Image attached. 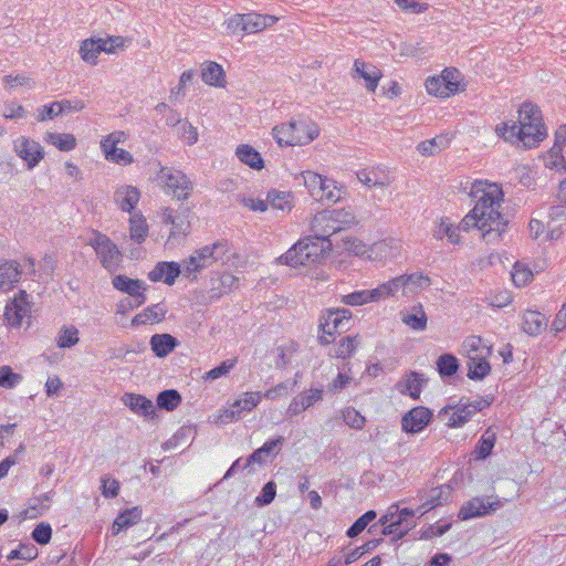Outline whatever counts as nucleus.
Here are the masks:
<instances>
[{
  "label": "nucleus",
  "instance_id": "obj_29",
  "mask_svg": "<svg viewBox=\"0 0 566 566\" xmlns=\"http://www.w3.org/2000/svg\"><path fill=\"white\" fill-rule=\"evenodd\" d=\"M122 400L126 407L139 416L148 417L155 413L153 401L143 395L125 394Z\"/></svg>",
  "mask_w": 566,
  "mask_h": 566
},
{
  "label": "nucleus",
  "instance_id": "obj_18",
  "mask_svg": "<svg viewBox=\"0 0 566 566\" xmlns=\"http://www.w3.org/2000/svg\"><path fill=\"white\" fill-rule=\"evenodd\" d=\"M261 398L260 391L244 392L231 405L230 409L224 410L222 418L227 421L240 419L243 412L253 410L260 403Z\"/></svg>",
  "mask_w": 566,
  "mask_h": 566
},
{
  "label": "nucleus",
  "instance_id": "obj_64",
  "mask_svg": "<svg viewBox=\"0 0 566 566\" xmlns=\"http://www.w3.org/2000/svg\"><path fill=\"white\" fill-rule=\"evenodd\" d=\"M343 302L350 306L363 305L371 302L369 290H361L349 293L343 297Z\"/></svg>",
  "mask_w": 566,
  "mask_h": 566
},
{
  "label": "nucleus",
  "instance_id": "obj_58",
  "mask_svg": "<svg viewBox=\"0 0 566 566\" xmlns=\"http://www.w3.org/2000/svg\"><path fill=\"white\" fill-rule=\"evenodd\" d=\"M343 419L348 427L356 430L363 429L366 422L365 417L354 408H346L343 411Z\"/></svg>",
  "mask_w": 566,
  "mask_h": 566
},
{
  "label": "nucleus",
  "instance_id": "obj_35",
  "mask_svg": "<svg viewBox=\"0 0 566 566\" xmlns=\"http://www.w3.org/2000/svg\"><path fill=\"white\" fill-rule=\"evenodd\" d=\"M496 433L492 428H488L480 440L478 441L475 449L473 451L475 460H485L491 455L492 450L495 446Z\"/></svg>",
  "mask_w": 566,
  "mask_h": 566
},
{
  "label": "nucleus",
  "instance_id": "obj_47",
  "mask_svg": "<svg viewBox=\"0 0 566 566\" xmlns=\"http://www.w3.org/2000/svg\"><path fill=\"white\" fill-rule=\"evenodd\" d=\"M376 517V511H367L352 524V526L346 531V535L349 538L358 536Z\"/></svg>",
  "mask_w": 566,
  "mask_h": 566
},
{
  "label": "nucleus",
  "instance_id": "obj_26",
  "mask_svg": "<svg viewBox=\"0 0 566 566\" xmlns=\"http://www.w3.org/2000/svg\"><path fill=\"white\" fill-rule=\"evenodd\" d=\"M428 378L418 371L406 374L403 381L398 382V390L402 395H409L412 399H419L422 388L427 385Z\"/></svg>",
  "mask_w": 566,
  "mask_h": 566
},
{
  "label": "nucleus",
  "instance_id": "obj_43",
  "mask_svg": "<svg viewBox=\"0 0 566 566\" xmlns=\"http://www.w3.org/2000/svg\"><path fill=\"white\" fill-rule=\"evenodd\" d=\"M181 402L180 394L175 389H166L158 394L157 405L167 411L175 410Z\"/></svg>",
  "mask_w": 566,
  "mask_h": 566
},
{
  "label": "nucleus",
  "instance_id": "obj_19",
  "mask_svg": "<svg viewBox=\"0 0 566 566\" xmlns=\"http://www.w3.org/2000/svg\"><path fill=\"white\" fill-rule=\"evenodd\" d=\"M190 210L185 208L175 212L170 208H166L163 212V222L171 224L170 237L185 235L190 229Z\"/></svg>",
  "mask_w": 566,
  "mask_h": 566
},
{
  "label": "nucleus",
  "instance_id": "obj_6",
  "mask_svg": "<svg viewBox=\"0 0 566 566\" xmlns=\"http://www.w3.org/2000/svg\"><path fill=\"white\" fill-rule=\"evenodd\" d=\"M356 223L354 213L346 209L324 210L312 220V230L317 240L327 239Z\"/></svg>",
  "mask_w": 566,
  "mask_h": 566
},
{
  "label": "nucleus",
  "instance_id": "obj_12",
  "mask_svg": "<svg viewBox=\"0 0 566 566\" xmlns=\"http://www.w3.org/2000/svg\"><path fill=\"white\" fill-rule=\"evenodd\" d=\"M158 178L178 200L187 199L192 191V182L180 170L167 167L161 168Z\"/></svg>",
  "mask_w": 566,
  "mask_h": 566
},
{
  "label": "nucleus",
  "instance_id": "obj_56",
  "mask_svg": "<svg viewBox=\"0 0 566 566\" xmlns=\"http://www.w3.org/2000/svg\"><path fill=\"white\" fill-rule=\"evenodd\" d=\"M276 495V484L273 481H269L262 488L260 494L255 497V504L260 507L266 506L273 502Z\"/></svg>",
  "mask_w": 566,
  "mask_h": 566
},
{
  "label": "nucleus",
  "instance_id": "obj_31",
  "mask_svg": "<svg viewBox=\"0 0 566 566\" xmlns=\"http://www.w3.org/2000/svg\"><path fill=\"white\" fill-rule=\"evenodd\" d=\"M143 510L140 506L126 509L115 518L112 532L114 535L118 534L122 530H127L137 524L142 520Z\"/></svg>",
  "mask_w": 566,
  "mask_h": 566
},
{
  "label": "nucleus",
  "instance_id": "obj_54",
  "mask_svg": "<svg viewBox=\"0 0 566 566\" xmlns=\"http://www.w3.org/2000/svg\"><path fill=\"white\" fill-rule=\"evenodd\" d=\"M512 280L516 286H525L533 280V272L527 266L516 262L512 272Z\"/></svg>",
  "mask_w": 566,
  "mask_h": 566
},
{
  "label": "nucleus",
  "instance_id": "obj_27",
  "mask_svg": "<svg viewBox=\"0 0 566 566\" xmlns=\"http://www.w3.org/2000/svg\"><path fill=\"white\" fill-rule=\"evenodd\" d=\"M23 270L21 264L14 260L4 261L0 264V289L9 291L14 287L21 279Z\"/></svg>",
  "mask_w": 566,
  "mask_h": 566
},
{
  "label": "nucleus",
  "instance_id": "obj_42",
  "mask_svg": "<svg viewBox=\"0 0 566 566\" xmlns=\"http://www.w3.org/2000/svg\"><path fill=\"white\" fill-rule=\"evenodd\" d=\"M45 140L62 151L73 150L76 146V139L72 134L48 133Z\"/></svg>",
  "mask_w": 566,
  "mask_h": 566
},
{
  "label": "nucleus",
  "instance_id": "obj_5",
  "mask_svg": "<svg viewBox=\"0 0 566 566\" xmlns=\"http://www.w3.org/2000/svg\"><path fill=\"white\" fill-rule=\"evenodd\" d=\"M318 135V126L304 118L292 119L273 128V137L280 146L307 145Z\"/></svg>",
  "mask_w": 566,
  "mask_h": 566
},
{
  "label": "nucleus",
  "instance_id": "obj_44",
  "mask_svg": "<svg viewBox=\"0 0 566 566\" xmlns=\"http://www.w3.org/2000/svg\"><path fill=\"white\" fill-rule=\"evenodd\" d=\"M319 328L324 334H327L329 337H332L335 333L343 332L346 326L342 322V318H339L338 313L329 311L327 316L324 318V322H321Z\"/></svg>",
  "mask_w": 566,
  "mask_h": 566
},
{
  "label": "nucleus",
  "instance_id": "obj_7",
  "mask_svg": "<svg viewBox=\"0 0 566 566\" xmlns=\"http://www.w3.org/2000/svg\"><path fill=\"white\" fill-rule=\"evenodd\" d=\"M130 40L132 38H85L81 44L80 54L85 62L95 65L101 52L118 53L129 45Z\"/></svg>",
  "mask_w": 566,
  "mask_h": 566
},
{
  "label": "nucleus",
  "instance_id": "obj_32",
  "mask_svg": "<svg viewBox=\"0 0 566 566\" xmlns=\"http://www.w3.org/2000/svg\"><path fill=\"white\" fill-rule=\"evenodd\" d=\"M547 327L545 315L537 311H526L523 314L522 329L532 336L541 334Z\"/></svg>",
  "mask_w": 566,
  "mask_h": 566
},
{
  "label": "nucleus",
  "instance_id": "obj_57",
  "mask_svg": "<svg viewBox=\"0 0 566 566\" xmlns=\"http://www.w3.org/2000/svg\"><path fill=\"white\" fill-rule=\"evenodd\" d=\"M459 229L453 228L452 224L448 223L444 220H441L437 230L434 231V237L438 239H442L443 237H448L449 241L457 244L460 241Z\"/></svg>",
  "mask_w": 566,
  "mask_h": 566
},
{
  "label": "nucleus",
  "instance_id": "obj_9",
  "mask_svg": "<svg viewBox=\"0 0 566 566\" xmlns=\"http://www.w3.org/2000/svg\"><path fill=\"white\" fill-rule=\"evenodd\" d=\"M277 18L269 14L250 12L234 14L227 21V31L232 34L243 33L245 35L262 32L273 25Z\"/></svg>",
  "mask_w": 566,
  "mask_h": 566
},
{
  "label": "nucleus",
  "instance_id": "obj_24",
  "mask_svg": "<svg viewBox=\"0 0 566 566\" xmlns=\"http://www.w3.org/2000/svg\"><path fill=\"white\" fill-rule=\"evenodd\" d=\"M358 180L371 188V187H386L391 184V177L386 168L377 166L368 169H361L356 172Z\"/></svg>",
  "mask_w": 566,
  "mask_h": 566
},
{
  "label": "nucleus",
  "instance_id": "obj_38",
  "mask_svg": "<svg viewBox=\"0 0 566 566\" xmlns=\"http://www.w3.org/2000/svg\"><path fill=\"white\" fill-rule=\"evenodd\" d=\"M401 321L413 331H424L427 327V315L421 304L412 307L409 313H401Z\"/></svg>",
  "mask_w": 566,
  "mask_h": 566
},
{
  "label": "nucleus",
  "instance_id": "obj_28",
  "mask_svg": "<svg viewBox=\"0 0 566 566\" xmlns=\"http://www.w3.org/2000/svg\"><path fill=\"white\" fill-rule=\"evenodd\" d=\"M149 345L156 357L164 358L179 346V340L170 334H154Z\"/></svg>",
  "mask_w": 566,
  "mask_h": 566
},
{
  "label": "nucleus",
  "instance_id": "obj_55",
  "mask_svg": "<svg viewBox=\"0 0 566 566\" xmlns=\"http://www.w3.org/2000/svg\"><path fill=\"white\" fill-rule=\"evenodd\" d=\"M22 380V376L12 370L10 366L0 367V386L3 388H14Z\"/></svg>",
  "mask_w": 566,
  "mask_h": 566
},
{
  "label": "nucleus",
  "instance_id": "obj_37",
  "mask_svg": "<svg viewBox=\"0 0 566 566\" xmlns=\"http://www.w3.org/2000/svg\"><path fill=\"white\" fill-rule=\"evenodd\" d=\"M235 155L241 163L253 169L260 170L264 166L260 153L250 145H240L235 150Z\"/></svg>",
  "mask_w": 566,
  "mask_h": 566
},
{
  "label": "nucleus",
  "instance_id": "obj_52",
  "mask_svg": "<svg viewBox=\"0 0 566 566\" xmlns=\"http://www.w3.org/2000/svg\"><path fill=\"white\" fill-rule=\"evenodd\" d=\"M105 154V158L109 161L120 164V165H129L133 163V156L130 153L123 148L113 147L103 149Z\"/></svg>",
  "mask_w": 566,
  "mask_h": 566
},
{
  "label": "nucleus",
  "instance_id": "obj_14",
  "mask_svg": "<svg viewBox=\"0 0 566 566\" xmlns=\"http://www.w3.org/2000/svg\"><path fill=\"white\" fill-rule=\"evenodd\" d=\"M25 291H20L15 297L6 305L4 317L12 327H19L22 319L29 315L31 305Z\"/></svg>",
  "mask_w": 566,
  "mask_h": 566
},
{
  "label": "nucleus",
  "instance_id": "obj_22",
  "mask_svg": "<svg viewBox=\"0 0 566 566\" xmlns=\"http://www.w3.org/2000/svg\"><path fill=\"white\" fill-rule=\"evenodd\" d=\"M182 274V264L177 262H158L148 273L151 282L164 281L168 285H172L176 279Z\"/></svg>",
  "mask_w": 566,
  "mask_h": 566
},
{
  "label": "nucleus",
  "instance_id": "obj_39",
  "mask_svg": "<svg viewBox=\"0 0 566 566\" xmlns=\"http://www.w3.org/2000/svg\"><path fill=\"white\" fill-rule=\"evenodd\" d=\"M437 371L442 379L452 377L459 370L458 358L452 354H442L437 359Z\"/></svg>",
  "mask_w": 566,
  "mask_h": 566
},
{
  "label": "nucleus",
  "instance_id": "obj_3",
  "mask_svg": "<svg viewBox=\"0 0 566 566\" xmlns=\"http://www.w3.org/2000/svg\"><path fill=\"white\" fill-rule=\"evenodd\" d=\"M331 241L327 239L317 240V234L305 238L293 244L284 254L279 256L276 261L292 268L305 266L318 262L326 249H329Z\"/></svg>",
  "mask_w": 566,
  "mask_h": 566
},
{
  "label": "nucleus",
  "instance_id": "obj_63",
  "mask_svg": "<svg viewBox=\"0 0 566 566\" xmlns=\"http://www.w3.org/2000/svg\"><path fill=\"white\" fill-rule=\"evenodd\" d=\"M427 92L434 96L446 97L449 96V92L444 88V82L442 77H429L426 80Z\"/></svg>",
  "mask_w": 566,
  "mask_h": 566
},
{
  "label": "nucleus",
  "instance_id": "obj_61",
  "mask_svg": "<svg viewBox=\"0 0 566 566\" xmlns=\"http://www.w3.org/2000/svg\"><path fill=\"white\" fill-rule=\"evenodd\" d=\"M237 358L233 359H227L222 361L219 366L210 369L208 373H206L205 379L206 380H216L224 375H227L234 366L237 365Z\"/></svg>",
  "mask_w": 566,
  "mask_h": 566
},
{
  "label": "nucleus",
  "instance_id": "obj_2",
  "mask_svg": "<svg viewBox=\"0 0 566 566\" xmlns=\"http://www.w3.org/2000/svg\"><path fill=\"white\" fill-rule=\"evenodd\" d=\"M496 133L505 140L521 142L525 148L536 147L547 136L539 107L525 102L518 109V124L502 123L496 126Z\"/></svg>",
  "mask_w": 566,
  "mask_h": 566
},
{
  "label": "nucleus",
  "instance_id": "obj_40",
  "mask_svg": "<svg viewBox=\"0 0 566 566\" xmlns=\"http://www.w3.org/2000/svg\"><path fill=\"white\" fill-rule=\"evenodd\" d=\"M202 81L209 85L223 86L224 72L221 65L209 62L201 71Z\"/></svg>",
  "mask_w": 566,
  "mask_h": 566
},
{
  "label": "nucleus",
  "instance_id": "obj_34",
  "mask_svg": "<svg viewBox=\"0 0 566 566\" xmlns=\"http://www.w3.org/2000/svg\"><path fill=\"white\" fill-rule=\"evenodd\" d=\"M166 312L167 310L161 303L154 304L135 315L132 319V325L139 326L147 323L160 322L165 318Z\"/></svg>",
  "mask_w": 566,
  "mask_h": 566
},
{
  "label": "nucleus",
  "instance_id": "obj_21",
  "mask_svg": "<svg viewBox=\"0 0 566 566\" xmlns=\"http://www.w3.org/2000/svg\"><path fill=\"white\" fill-rule=\"evenodd\" d=\"M323 388H312L308 391H303L294 397L286 410V418H292L302 411L306 410L315 402L322 400Z\"/></svg>",
  "mask_w": 566,
  "mask_h": 566
},
{
  "label": "nucleus",
  "instance_id": "obj_36",
  "mask_svg": "<svg viewBox=\"0 0 566 566\" xmlns=\"http://www.w3.org/2000/svg\"><path fill=\"white\" fill-rule=\"evenodd\" d=\"M139 196L140 193L137 188L126 186L116 191L115 199L123 211L130 212L136 207Z\"/></svg>",
  "mask_w": 566,
  "mask_h": 566
},
{
  "label": "nucleus",
  "instance_id": "obj_51",
  "mask_svg": "<svg viewBox=\"0 0 566 566\" xmlns=\"http://www.w3.org/2000/svg\"><path fill=\"white\" fill-rule=\"evenodd\" d=\"M357 347V336L343 337L335 349V357L346 359L353 355Z\"/></svg>",
  "mask_w": 566,
  "mask_h": 566
},
{
  "label": "nucleus",
  "instance_id": "obj_41",
  "mask_svg": "<svg viewBox=\"0 0 566 566\" xmlns=\"http://www.w3.org/2000/svg\"><path fill=\"white\" fill-rule=\"evenodd\" d=\"M130 239L142 243L148 235V224L143 216H132L129 219Z\"/></svg>",
  "mask_w": 566,
  "mask_h": 566
},
{
  "label": "nucleus",
  "instance_id": "obj_23",
  "mask_svg": "<svg viewBox=\"0 0 566 566\" xmlns=\"http://www.w3.org/2000/svg\"><path fill=\"white\" fill-rule=\"evenodd\" d=\"M284 441L285 439L282 436L268 440L262 447L253 451L244 460V468H251L253 464H264L266 462V458H269L274 452H279Z\"/></svg>",
  "mask_w": 566,
  "mask_h": 566
},
{
  "label": "nucleus",
  "instance_id": "obj_60",
  "mask_svg": "<svg viewBox=\"0 0 566 566\" xmlns=\"http://www.w3.org/2000/svg\"><path fill=\"white\" fill-rule=\"evenodd\" d=\"M451 494V488L449 485H441L439 488L432 489L430 494V505L429 509H434L444 504Z\"/></svg>",
  "mask_w": 566,
  "mask_h": 566
},
{
  "label": "nucleus",
  "instance_id": "obj_49",
  "mask_svg": "<svg viewBox=\"0 0 566 566\" xmlns=\"http://www.w3.org/2000/svg\"><path fill=\"white\" fill-rule=\"evenodd\" d=\"M266 203L271 205L274 209H291V193L272 189L266 195Z\"/></svg>",
  "mask_w": 566,
  "mask_h": 566
},
{
  "label": "nucleus",
  "instance_id": "obj_13",
  "mask_svg": "<svg viewBox=\"0 0 566 566\" xmlns=\"http://www.w3.org/2000/svg\"><path fill=\"white\" fill-rule=\"evenodd\" d=\"M13 150L25 163L29 170L36 167L44 158V149L40 143L25 136H20L13 142Z\"/></svg>",
  "mask_w": 566,
  "mask_h": 566
},
{
  "label": "nucleus",
  "instance_id": "obj_25",
  "mask_svg": "<svg viewBox=\"0 0 566 566\" xmlns=\"http://www.w3.org/2000/svg\"><path fill=\"white\" fill-rule=\"evenodd\" d=\"M485 355H469L468 360V377L472 380H482L491 371V365L488 361V357L491 355V347L484 346Z\"/></svg>",
  "mask_w": 566,
  "mask_h": 566
},
{
  "label": "nucleus",
  "instance_id": "obj_16",
  "mask_svg": "<svg viewBox=\"0 0 566 566\" xmlns=\"http://www.w3.org/2000/svg\"><path fill=\"white\" fill-rule=\"evenodd\" d=\"M114 289L128 294L136 300V306H142L146 302V284L138 279H130L124 274L115 275L112 280Z\"/></svg>",
  "mask_w": 566,
  "mask_h": 566
},
{
  "label": "nucleus",
  "instance_id": "obj_30",
  "mask_svg": "<svg viewBox=\"0 0 566 566\" xmlns=\"http://www.w3.org/2000/svg\"><path fill=\"white\" fill-rule=\"evenodd\" d=\"M355 72L365 80L366 88L374 92L381 78V71L373 64L356 60L354 63Z\"/></svg>",
  "mask_w": 566,
  "mask_h": 566
},
{
  "label": "nucleus",
  "instance_id": "obj_4",
  "mask_svg": "<svg viewBox=\"0 0 566 566\" xmlns=\"http://www.w3.org/2000/svg\"><path fill=\"white\" fill-rule=\"evenodd\" d=\"M229 252L227 240L197 249L188 259L182 261V275L190 281H196L198 274L212 266L217 262H224V255Z\"/></svg>",
  "mask_w": 566,
  "mask_h": 566
},
{
  "label": "nucleus",
  "instance_id": "obj_20",
  "mask_svg": "<svg viewBox=\"0 0 566 566\" xmlns=\"http://www.w3.org/2000/svg\"><path fill=\"white\" fill-rule=\"evenodd\" d=\"M396 282L398 284V289L402 290V294L405 296L415 295L419 291L429 287L431 284L430 277L421 272L396 276Z\"/></svg>",
  "mask_w": 566,
  "mask_h": 566
},
{
  "label": "nucleus",
  "instance_id": "obj_59",
  "mask_svg": "<svg viewBox=\"0 0 566 566\" xmlns=\"http://www.w3.org/2000/svg\"><path fill=\"white\" fill-rule=\"evenodd\" d=\"M32 539L39 545H46L52 537V527L49 523H40L32 531Z\"/></svg>",
  "mask_w": 566,
  "mask_h": 566
},
{
  "label": "nucleus",
  "instance_id": "obj_17",
  "mask_svg": "<svg viewBox=\"0 0 566 566\" xmlns=\"http://www.w3.org/2000/svg\"><path fill=\"white\" fill-rule=\"evenodd\" d=\"M499 507V501L489 502L485 501L483 497H473L461 506L458 513V517L461 521L481 517L490 514L491 512L496 511Z\"/></svg>",
  "mask_w": 566,
  "mask_h": 566
},
{
  "label": "nucleus",
  "instance_id": "obj_1",
  "mask_svg": "<svg viewBox=\"0 0 566 566\" xmlns=\"http://www.w3.org/2000/svg\"><path fill=\"white\" fill-rule=\"evenodd\" d=\"M469 195L476 199V203L462 219L460 229L469 231L476 228L486 243L499 242L509 223L500 212L504 196L502 188L486 180H475Z\"/></svg>",
  "mask_w": 566,
  "mask_h": 566
},
{
  "label": "nucleus",
  "instance_id": "obj_11",
  "mask_svg": "<svg viewBox=\"0 0 566 566\" xmlns=\"http://www.w3.org/2000/svg\"><path fill=\"white\" fill-rule=\"evenodd\" d=\"M88 244L95 250L104 269L109 273L117 271L122 261V253L106 234L94 231Z\"/></svg>",
  "mask_w": 566,
  "mask_h": 566
},
{
  "label": "nucleus",
  "instance_id": "obj_48",
  "mask_svg": "<svg viewBox=\"0 0 566 566\" xmlns=\"http://www.w3.org/2000/svg\"><path fill=\"white\" fill-rule=\"evenodd\" d=\"M38 548L34 544H20L18 548L12 549L7 556L8 560L21 559L31 562L38 557Z\"/></svg>",
  "mask_w": 566,
  "mask_h": 566
},
{
  "label": "nucleus",
  "instance_id": "obj_53",
  "mask_svg": "<svg viewBox=\"0 0 566 566\" xmlns=\"http://www.w3.org/2000/svg\"><path fill=\"white\" fill-rule=\"evenodd\" d=\"M394 3L400 11L410 14L422 13L429 8L427 2H420L418 0H394Z\"/></svg>",
  "mask_w": 566,
  "mask_h": 566
},
{
  "label": "nucleus",
  "instance_id": "obj_50",
  "mask_svg": "<svg viewBox=\"0 0 566 566\" xmlns=\"http://www.w3.org/2000/svg\"><path fill=\"white\" fill-rule=\"evenodd\" d=\"M381 534L385 536L392 535L391 542H397L398 539L405 537L410 530H412L416 526V523H411L405 527L399 525L397 521L391 522L389 524L381 525Z\"/></svg>",
  "mask_w": 566,
  "mask_h": 566
},
{
  "label": "nucleus",
  "instance_id": "obj_33",
  "mask_svg": "<svg viewBox=\"0 0 566 566\" xmlns=\"http://www.w3.org/2000/svg\"><path fill=\"white\" fill-rule=\"evenodd\" d=\"M450 143L451 136L449 134H441L431 139L421 142L417 146V149L423 156H433L448 148Z\"/></svg>",
  "mask_w": 566,
  "mask_h": 566
},
{
  "label": "nucleus",
  "instance_id": "obj_45",
  "mask_svg": "<svg viewBox=\"0 0 566 566\" xmlns=\"http://www.w3.org/2000/svg\"><path fill=\"white\" fill-rule=\"evenodd\" d=\"M399 291L396 277L385 282L377 287L369 290L370 301L378 302L380 300L394 296Z\"/></svg>",
  "mask_w": 566,
  "mask_h": 566
},
{
  "label": "nucleus",
  "instance_id": "obj_46",
  "mask_svg": "<svg viewBox=\"0 0 566 566\" xmlns=\"http://www.w3.org/2000/svg\"><path fill=\"white\" fill-rule=\"evenodd\" d=\"M78 340V329L74 325L63 326L56 337V344L60 348H71Z\"/></svg>",
  "mask_w": 566,
  "mask_h": 566
},
{
  "label": "nucleus",
  "instance_id": "obj_10",
  "mask_svg": "<svg viewBox=\"0 0 566 566\" xmlns=\"http://www.w3.org/2000/svg\"><path fill=\"white\" fill-rule=\"evenodd\" d=\"M302 178L313 199L317 201L332 202L339 200V190L335 186L334 180L327 179L322 175L310 170L302 172Z\"/></svg>",
  "mask_w": 566,
  "mask_h": 566
},
{
  "label": "nucleus",
  "instance_id": "obj_15",
  "mask_svg": "<svg viewBox=\"0 0 566 566\" xmlns=\"http://www.w3.org/2000/svg\"><path fill=\"white\" fill-rule=\"evenodd\" d=\"M432 416L433 413L429 408L415 407L402 417V430L408 433H418L430 423Z\"/></svg>",
  "mask_w": 566,
  "mask_h": 566
},
{
  "label": "nucleus",
  "instance_id": "obj_62",
  "mask_svg": "<svg viewBox=\"0 0 566 566\" xmlns=\"http://www.w3.org/2000/svg\"><path fill=\"white\" fill-rule=\"evenodd\" d=\"M441 77H442V81L444 82V88H447L449 94L455 93V92L459 91L460 73H459L458 70H455V69H446L442 72Z\"/></svg>",
  "mask_w": 566,
  "mask_h": 566
},
{
  "label": "nucleus",
  "instance_id": "obj_8",
  "mask_svg": "<svg viewBox=\"0 0 566 566\" xmlns=\"http://www.w3.org/2000/svg\"><path fill=\"white\" fill-rule=\"evenodd\" d=\"M493 401L491 397H479L475 400L461 399L455 406H446L439 416L449 415L448 427L459 428L465 424L478 411L488 408Z\"/></svg>",
  "mask_w": 566,
  "mask_h": 566
}]
</instances>
